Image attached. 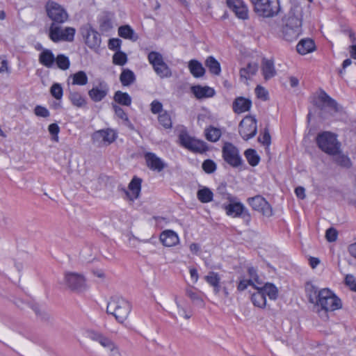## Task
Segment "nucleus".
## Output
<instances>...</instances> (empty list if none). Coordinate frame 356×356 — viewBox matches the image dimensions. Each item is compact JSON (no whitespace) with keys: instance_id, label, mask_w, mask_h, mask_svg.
<instances>
[{"instance_id":"obj_9","label":"nucleus","mask_w":356,"mask_h":356,"mask_svg":"<svg viewBox=\"0 0 356 356\" xmlns=\"http://www.w3.org/2000/svg\"><path fill=\"white\" fill-rule=\"evenodd\" d=\"M64 283L69 289L75 292H81L87 288L84 275L78 273L66 272L64 275Z\"/></svg>"},{"instance_id":"obj_55","label":"nucleus","mask_w":356,"mask_h":356,"mask_svg":"<svg viewBox=\"0 0 356 356\" xmlns=\"http://www.w3.org/2000/svg\"><path fill=\"white\" fill-rule=\"evenodd\" d=\"M113 27V22L108 18L103 19L99 25L100 30L103 32H108Z\"/></svg>"},{"instance_id":"obj_7","label":"nucleus","mask_w":356,"mask_h":356,"mask_svg":"<svg viewBox=\"0 0 356 356\" xmlns=\"http://www.w3.org/2000/svg\"><path fill=\"white\" fill-rule=\"evenodd\" d=\"M223 159L232 167L237 168L244 164L238 149L231 143H225L222 149Z\"/></svg>"},{"instance_id":"obj_20","label":"nucleus","mask_w":356,"mask_h":356,"mask_svg":"<svg viewBox=\"0 0 356 356\" xmlns=\"http://www.w3.org/2000/svg\"><path fill=\"white\" fill-rule=\"evenodd\" d=\"M191 90L195 97L199 99L212 97L215 95L214 89L209 86H193L191 88Z\"/></svg>"},{"instance_id":"obj_26","label":"nucleus","mask_w":356,"mask_h":356,"mask_svg":"<svg viewBox=\"0 0 356 356\" xmlns=\"http://www.w3.org/2000/svg\"><path fill=\"white\" fill-rule=\"evenodd\" d=\"M296 49L299 54L305 55L315 49V44L311 39H302L297 44Z\"/></svg>"},{"instance_id":"obj_5","label":"nucleus","mask_w":356,"mask_h":356,"mask_svg":"<svg viewBox=\"0 0 356 356\" xmlns=\"http://www.w3.org/2000/svg\"><path fill=\"white\" fill-rule=\"evenodd\" d=\"M229 204L222 205L226 214L233 218H241L245 225H249L251 216L246 207L241 202H234L232 197H229Z\"/></svg>"},{"instance_id":"obj_49","label":"nucleus","mask_w":356,"mask_h":356,"mask_svg":"<svg viewBox=\"0 0 356 356\" xmlns=\"http://www.w3.org/2000/svg\"><path fill=\"white\" fill-rule=\"evenodd\" d=\"M207 282L212 286H217L220 284V277L217 273L211 271L204 277Z\"/></svg>"},{"instance_id":"obj_56","label":"nucleus","mask_w":356,"mask_h":356,"mask_svg":"<svg viewBox=\"0 0 356 356\" xmlns=\"http://www.w3.org/2000/svg\"><path fill=\"white\" fill-rule=\"evenodd\" d=\"M338 232L333 228L330 227L326 230L325 238L329 242H334L337 239Z\"/></svg>"},{"instance_id":"obj_40","label":"nucleus","mask_w":356,"mask_h":356,"mask_svg":"<svg viewBox=\"0 0 356 356\" xmlns=\"http://www.w3.org/2000/svg\"><path fill=\"white\" fill-rule=\"evenodd\" d=\"M197 199L202 203H208L212 201L213 193L207 187L198 190L197 193Z\"/></svg>"},{"instance_id":"obj_43","label":"nucleus","mask_w":356,"mask_h":356,"mask_svg":"<svg viewBox=\"0 0 356 356\" xmlns=\"http://www.w3.org/2000/svg\"><path fill=\"white\" fill-rule=\"evenodd\" d=\"M244 155L248 162L252 166H256L259 164L260 157L254 149H248L245 151Z\"/></svg>"},{"instance_id":"obj_3","label":"nucleus","mask_w":356,"mask_h":356,"mask_svg":"<svg viewBox=\"0 0 356 356\" xmlns=\"http://www.w3.org/2000/svg\"><path fill=\"white\" fill-rule=\"evenodd\" d=\"M316 141L318 148L329 155H335L339 152L341 144L337 138V135L330 131L319 133Z\"/></svg>"},{"instance_id":"obj_31","label":"nucleus","mask_w":356,"mask_h":356,"mask_svg":"<svg viewBox=\"0 0 356 356\" xmlns=\"http://www.w3.org/2000/svg\"><path fill=\"white\" fill-rule=\"evenodd\" d=\"M221 130L213 126H209L204 130V136L206 139L212 143L217 142L221 137Z\"/></svg>"},{"instance_id":"obj_57","label":"nucleus","mask_w":356,"mask_h":356,"mask_svg":"<svg viewBox=\"0 0 356 356\" xmlns=\"http://www.w3.org/2000/svg\"><path fill=\"white\" fill-rule=\"evenodd\" d=\"M113 108L115 111V115L120 119L128 121L129 118L125 111L119 106L116 104L113 105Z\"/></svg>"},{"instance_id":"obj_23","label":"nucleus","mask_w":356,"mask_h":356,"mask_svg":"<svg viewBox=\"0 0 356 356\" xmlns=\"http://www.w3.org/2000/svg\"><path fill=\"white\" fill-rule=\"evenodd\" d=\"M56 58L50 49H44L39 55V62L47 68H51L55 63Z\"/></svg>"},{"instance_id":"obj_28","label":"nucleus","mask_w":356,"mask_h":356,"mask_svg":"<svg viewBox=\"0 0 356 356\" xmlns=\"http://www.w3.org/2000/svg\"><path fill=\"white\" fill-rule=\"evenodd\" d=\"M261 70L266 80L271 79L276 74L273 62L265 58L262 60Z\"/></svg>"},{"instance_id":"obj_61","label":"nucleus","mask_w":356,"mask_h":356,"mask_svg":"<svg viewBox=\"0 0 356 356\" xmlns=\"http://www.w3.org/2000/svg\"><path fill=\"white\" fill-rule=\"evenodd\" d=\"M345 283L352 291H356V279L353 275L346 276Z\"/></svg>"},{"instance_id":"obj_19","label":"nucleus","mask_w":356,"mask_h":356,"mask_svg":"<svg viewBox=\"0 0 356 356\" xmlns=\"http://www.w3.org/2000/svg\"><path fill=\"white\" fill-rule=\"evenodd\" d=\"M160 241L163 245L166 247H172L179 243V238L175 232L167 229L161 232L160 235Z\"/></svg>"},{"instance_id":"obj_62","label":"nucleus","mask_w":356,"mask_h":356,"mask_svg":"<svg viewBox=\"0 0 356 356\" xmlns=\"http://www.w3.org/2000/svg\"><path fill=\"white\" fill-rule=\"evenodd\" d=\"M122 44L121 40L118 38H112L108 40V47L111 50H118Z\"/></svg>"},{"instance_id":"obj_32","label":"nucleus","mask_w":356,"mask_h":356,"mask_svg":"<svg viewBox=\"0 0 356 356\" xmlns=\"http://www.w3.org/2000/svg\"><path fill=\"white\" fill-rule=\"evenodd\" d=\"M190 72L195 77H201L204 74L205 70L202 65L196 60H191L188 63Z\"/></svg>"},{"instance_id":"obj_27","label":"nucleus","mask_w":356,"mask_h":356,"mask_svg":"<svg viewBox=\"0 0 356 356\" xmlns=\"http://www.w3.org/2000/svg\"><path fill=\"white\" fill-rule=\"evenodd\" d=\"M254 289L257 291L251 296L252 302L255 307L264 309L266 305V298L258 286H255Z\"/></svg>"},{"instance_id":"obj_21","label":"nucleus","mask_w":356,"mask_h":356,"mask_svg":"<svg viewBox=\"0 0 356 356\" xmlns=\"http://www.w3.org/2000/svg\"><path fill=\"white\" fill-rule=\"evenodd\" d=\"M108 88L104 85H100V88L94 87L88 91L90 98L95 102L102 101L108 94Z\"/></svg>"},{"instance_id":"obj_44","label":"nucleus","mask_w":356,"mask_h":356,"mask_svg":"<svg viewBox=\"0 0 356 356\" xmlns=\"http://www.w3.org/2000/svg\"><path fill=\"white\" fill-rule=\"evenodd\" d=\"M147 58L148 61L152 65L153 68L164 62L162 55L157 51H153L149 53Z\"/></svg>"},{"instance_id":"obj_46","label":"nucleus","mask_w":356,"mask_h":356,"mask_svg":"<svg viewBox=\"0 0 356 356\" xmlns=\"http://www.w3.org/2000/svg\"><path fill=\"white\" fill-rule=\"evenodd\" d=\"M158 120L159 124L165 129H170L172 127L171 117L167 111L160 113L158 116Z\"/></svg>"},{"instance_id":"obj_60","label":"nucleus","mask_w":356,"mask_h":356,"mask_svg":"<svg viewBox=\"0 0 356 356\" xmlns=\"http://www.w3.org/2000/svg\"><path fill=\"white\" fill-rule=\"evenodd\" d=\"M151 112L154 114L160 113L163 111V104L158 100H154L151 104Z\"/></svg>"},{"instance_id":"obj_17","label":"nucleus","mask_w":356,"mask_h":356,"mask_svg":"<svg viewBox=\"0 0 356 356\" xmlns=\"http://www.w3.org/2000/svg\"><path fill=\"white\" fill-rule=\"evenodd\" d=\"M144 158L147 166L153 171L160 172L166 167L165 162L154 153L149 152H145L144 154Z\"/></svg>"},{"instance_id":"obj_47","label":"nucleus","mask_w":356,"mask_h":356,"mask_svg":"<svg viewBox=\"0 0 356 356\" xmlns=\"http://www.w3.org/2000/svg\"><path fill=\"white\" fill-rule=\"evenodd\" d=\"M55 63L58 67L63 70H67L70 64L68 57L63 54L58 55L56 58Z\"/></svg>"},{"instance_id":"obj_35","label":"nucleus","mask_w":356,"mask_h":356,"mask_svg":"<svg viewBox=\"0 0 356 356\" xmlns=\"http://www.w3.org/2000/svg\"><path fill=\"white\" fill-rule=\"evenodd\" d=\"M187 149L193 152L202 154L208 150V146L204 141L193 138Z\"/></svg>"},{"instance_id":"obj_4","label":"nucleus","mask_w":356,"mask_h":356,"mask_svg":"<svg viewBox=\"0 0 356 356\" xmlns=\"http://www.w3.org/2000/svg\"><path fill=\"white\" fill-rule=\"evenodd\" d=\"M254 5L255 13L263 17H273L280 10L279 0H250Z\"/></svg>"},{"instance_id":"obj_64","label":"nucleus","mask_w":356,"mask_h":356,"mask_svg":"<svg viewBox=\"0 0 356 356\" xmlns=\"http://www.w3.org/2000/svg\"><path fill=\"white\" fill-rule=\"evenodd\" d=\"M255 92L259 98H262L264 99H267L268 92L266 89L260 86H257L255 89Z\"/></svg>"},{"instance_id":"obj_45","label":"nucleus","mask_w":356,"mask_h":356,"mask_svg":"<svg viewBox=\"0 0 356 356\" xmlns=\"http://www.w3.org/2000/svg\"><path fill=\"white\" fill-rule=\"evenodd\" d=\"M332 156H334V161L338 165L346 168H349L351 165L350 159L347 156L341 154L340 150L339 153Z\"/></svg>"},{"instance_id":"obj_25","label":"nucleus","mask_w":356,"mask_h":356,"mask_svg":"<svg viewBox=\"0 0 356 356\" xmlns=\"http://www.w3.org/2000/svg\"><path fill=\"white\" fill-rule=\"evenodd\" d=\"M118 35L124 39L136 42L138 39V35L129 25H123L118 28Z\"/></svg>"},{"instance_id":"obj_2","label":"nucleus","mask_w":356,"mask_h":356,"mask_svg":"<svg viewBox=\"0 0 356 356\" xmlns=\"http://www.w3.org/2000/svg\"><path fill=\"white\" fill-rule=\"evenodd\" d=\"M131 309L132 305L129 300L121 296H113L107 302L106 313L114 316L118 323H123Z\"/></svg>"},{"instance_id":"obj_29","label":"nucleus","mask_w":356,"mask_h":356,"mask_svg":"<svg viewBox=\"0 0 356 356\" xmlns=\"http://www.w3.org/2000/svg\"><path fill=\"white\" fill-rule=\"evenodd\" d=\"M318 106H327L334 111H337V103L331 98L326 92H322L318 96Z\"/></svg>"},{"instance_id":"obj_12","label":"nucleus","mask_w":356,"mask_h":356,"mask_svg":"<svg viewBox=\"0 0 356 356\" xmlns=\"http://www.w3.org/2000/svg\"><path fill=\"white\" fill-rule=\"evenodd\" d=\"M238 132L245 140L254 137L257 132V120L252 116L245 117L239 124Z\"/></svg>"},{"instance_id":"obj_48","label":"nucleus","mask_w":356,"mask_h":356,"mask_svg":"<svg viewBox=\"0 0 356 356\" xmlns=\"http://www.w3.org/2000/svg\"><path fill=\"white\" fill-rule=\"evenodd\" d=\"M127 61V56L125 53L118 51L113 56V63L115 65H124Z\"/></svg>"},{"instance_id":"obj_38","label":"nucleus","mask_w":356,"mask_h":356,"mask_svg":"<svg viewBox=\"0 0 356 356\" xmlns=\"http://www.w3.org/2000/svg\"><path fill=\"white\" fill-rule=\"evenodd\" d=\"M114 101L118 104L129 106L131 104V97L127 92L118 90L115 92L113 97Z\"/></svg>"},{"instance_id":"obj_14","label":"nucleus","mask_w":356,"mask_h":356,"mask_svg":"<svg viewBox=\"0 0 356 356\" xmlns=\"http://www.w3.org/2000/svg\"><path fill=\"white\" fill-rule=\"evenodd\" d=\"M248 202L254 210L261 212L264 216L270 217L273 215L271 206L262 196L249 197Z\"/></svg>"},{"instance_id":"obj_42","label":"nucleus","mask_w":356,"mask_h":356,"mask_svg":"<svg viewBox=\"0 0 356 356\" xmlns=\"http://www.w3.org/2000/svg\"><path fill=\"white\" fill-rule=\"evenodd\" d=\"M153 69L156 74L162 79L168 78L172 76L171 70L165 62H163Z\"/></svg>"},{"instance_id":"obj_51","label":"nucleus","mask_w":356,"mask_h":356,"mask_svg":"<svg viewBox=\"0 0 356 356\" xmlns=\"http://www.w3.org/2000/svg\"><path fill=\"white\" fill-rule=\"evenodd\" d=\"M194 138L190 136L186 131H181L179 136L180 144L185 148H188Z\"/></svg>"},{"instance_id":"obj_63","label":"nucleus","mask_w":356,"mask_h":356,"mask_svg":"<svg viewBox=\"0 0 356 356\" xmlns=\"http://www.w3.org/2000/svg\"><path fill=\"white\" fill-rule=\"evenodd\" d=\"M259 141L264 145L268 146L270 144V136L267 130L265 131L262 137L258 138Z\"/></svg>"},{"instance_id":"obj_36","label":"nucleus","mask_w":356,"mask_h":356,"mask_svg":"<svg viewBox=\"0 0 356 356\" xmlns=\"http://www.w3.org/2000/svg\"><path fill=\"white\" fill-rule=\"evenodd\" d=\"M259 288L263 293H264L265 297L268 296L270 300H273L277 298L278 290L274 284L271 283H266L263 286Z\"/></svg>"},{"instance_id":"obj_59","label":"nucleus","mask_w":356,"mask_h":356,"mask_svg":"<svg viewBox=\"0 0 356 356\" xmlns=\"http://www.w3.org/2000/svg\"><path fill=\"white\" fill-rule=\"evenodd\" d=\"M248 286H252L255 288V284L251 280H242L238 284L237 290L239 291H243L245 290Z\"/></svg>"},{"instance_id":"obj_39","label":"nucleus","mask_w":356,"mask_h":356,"mask_svg":"<svg viewBox=\"0 0 356 356\" xmlns=\"http://www.w3.org/2000/svg\"><path fill=\"white\" fill-rule=\"evenodd\" d=\"M205 65L211 74L215 75H219L220 74V65L214 57L209 56L205 61Z\"/></svg>"},{"instance_id":"obj_37","label":"nucleus","mask_w":356,"mask_h":356,"mask_svg":"<svg viewBox=\"0 0 356 356\" xmlns=\"http://www.w3.org/2000/svg\"><path fill=\"white\" fill-rule=\"evenodd\" d=\"M69 99L72 104L78 108L84 107L87 104L86 97L79 92H70Z\"/></svg>"},{"instance_id":"obj_52","label":"nucleus","mask_w":356,"mask_h":356,"mask_svg":"<svg viewBox=\"0 0 356 356\" xmlns=\"http://www.w3.org/2000/svg\"><path fill=\"white\" fill-rule=\"evenodd\" d=\"M203 170L208 174L213 173L216 170V164L211 159H207L202 163Z\"/></svg>"},{"instance_id":"obj_33","label":"nucleus","mask_w":356,"mask_h":356,"mask_svg":"<svg viewBox=\"0 0 356 356\" xmlns=\"http://www.w3.org/2000/svg\"><path fill=\"white\" fill-rule=\"evenodd\" d=\"M120 81L122 86H129L136 81L134 73L129 69H124L120 75Z\"/></svg>"},{"instance_id":"obj_41","label":"nucleus","mask_w":356,"mask_h":356,"mask_svg":"<svg viewBox=\"0 0 356 356\" xmlns=\"http://www.w3.org/2000/svg\"><path fill=\"white\" fill-rule=\"evenodd\" d=\"M72 79V83L77 86H85L88 83V79L87 74L83 71H79L71 75Z\"/></svg>"},{"instance_id":"obj_30","label":"nucleus","mask_w":356,"mask_h":356,"mask_svg":"<svg viewBox=\"0 0 356 356\" xmlns=\"http://www.w3.org/2000/svg\"><path fill=\"white\" fill-rule=\"evenodd\" d=\"M186 295L191 300V301L199 305H204V301L202 298L201 297V292L197 291L195 288L189 286L186 287Z\"/></svg>"},{"instance_id":"obj_13","label":"nucleus","mask_w":356,"mask_h":356,"mask_svg":"<svg viewBox=\"0 0 356 356\" xmlns=\"http://www.w3.org/2000/svg\"><path fill=\"white\" fill-rule=\"evenodd\" d=\"M116 138V133L113 129H101L93 133L92 141L97 145H108L114 142Z\"/></svg>"},{"instance_id":"obj_15","label":"nucleus","mask_w":356,"mask_h":356,"mask_svg":"<svg viewBox=\"0 0 356 356\" xmlns=\"http://www.w3.org/2000/svg\"><path fill=\"white\" fill-rule=\"evenodd\" d=\"M302 11L298 8H294L283 17L282 25L293 26L296 29H301L302 26Z\"/></svg>"},{"instance_id":"obj_24","label":"nucleus","mask_w":356,"mask_h":356,"mask_svg":"<svg viewBox=\"0 0 356 356\" xmlns=\"http://www.w3.org/2000/svg\"><path fill=\"white\" fill-rule=\"evenodd\" d=\"M301 33V29H296L286 25H282V34L283 38L286 41H293L298 38Z\"/></svg>"},{"instance_id":"obj_22","label":"nucleus","mask_w":356,"mask_h":356,"mask_svg":"<svg viewBox=\"0 0 356 356\" xmlns=\"http://www.w3.org/2000/svg\"><path fill=\"white\" fill-rule=\"evenodd\" d=\"M252 102L242 97H237L233 102V110L236 113H241L250 110Z\"/></svg>"},{"instance_id":"obj_54","label":"nucleus","mask_w":356,"mask_h":356,"mask_svg":"<svg viewBox=\"0 0 356 356\" xmlns=\"http://www.w3.org/2000/svg\"><path fill=\"white\" fill-rule=\"evenodd\" d=\"M48 130H49V132L50 133V134H51L53 136L52 139L54 141L58 142V133L60 131V128H59L58 125L56 123H52L49 125Z\"/></svg>"},{"instance_id":"obj_53","label":"nucleus","mask_w":356,"mask_h":356,"mask_svg":"<svg viewBox=\"0 0 356 356\" xmlns=\"http://www.w3.org/2000/svg\"><path fill=\"white\" fill-rule=\"evenodd\" d=\"M51 95L56 99H60L63 97V88L59 83H54L51 87Z\"/></svg>"},{"instance_id":"obj_8","label":"nucleus","mask_w":356,"mask_h":356,"mask_svg":"<svg viewBox=\"0 0 356 356\" xmlns=\"http://www.w3.org/2000/svg\"><path fill=\"white\" fill-rule=\"evenodd\" d=\"M47 16L56 24H63L67 21L69 15L66 10L54 1H48L46 4Z\"/></svg>"},{"instance_id":"obj_18","label":"nucleus","mask_w":356,"mask_h":356,"mask_svg":"<svg viewBox=\"0 0 356 356\" xmlns=\"http://www.w3.org/2000/svg\"><path fill=\"white\" fill-rule=\"evenodd\" d=\"M142 179L137 177H134L128 186V190H124L127 197L134 201L139 197L141 190Z\"/></svg>"},{"instance_id":"obj_50","label":"nucleus","mask_w":356,"mask_h":356,"mask_svg":"<svg viewBox=\"0 0 356 356\" xmlns=\"http://www.w3.org/2000/svg\"><path fill=\"white\" fill-rule=\"evenodd\" d=\"M175 303L178 309V315L179 316L184 317L186 319H189L191 315L187 314L186 308L184 307V301L179 300L177 298H175Z\"/></svg>"},{"instance_id":"obj_6","label":"nucleus","mask_w":356,"mask_h":356,"mask_svg":"<svg viewBox=\"0 0 356 356\" xmlns=\"http://www.w3.org/2000/svg\"><path fill=\"white\" fill-rule=\"evenodd\" d=\"M76 30L72 27H65L52 23L49 27V37L54 42L60 41L72 42Z\"/></svg>"},{"instance_id":"obj_11","label":"nucleus","mask_w":356,"mask_h":356,"mask_svg":"<svg viewBox=\"0 0 356 356\" xmlns=\"http://www.w3.org/2000/svg\"><path fill=\"white\" fill-rule=\"evenodd\" d=\"M89 337L92 341L98 342L102 347L108 350L110 356H120L118 347L109 337L96 331L90 332Z\"/></svg>"},{"instance_id":"obj_10","label":"nucleus","mask_w":356,"mask_h":356,"mask_svg":"<svg viewBox=\"0 0 356 356\" xmlns=\"http://www.w3.org/2000/svg\"><path fill=\"white\" fill-rule=\"evenodd\" d=\"M81 33L86 44L90 49L97 51L102 43L99 33L88 24L81 27Z\"/></svg>"},{"instance_id":"obj_16","label":"nucleus","mask_w":356,"mask_h":356,"mask_svg":"<svg viewBox=\"0 0 356 356\" xmlns=\"http://www.w3.org/2000/svg\"><path fill=\"white\" fill-rule=\"evenodd\" d=\"M227 5L238 18L241 19L248 18V8L243 0H229Z\"/></svg>"},{"instance_id":"obj_34","label":"nucleus","mask_w":356,"mask_h":356,"mask_svg":"<svg viewBox=\"0 0 356 356\" xmlns=\"http://www.w3.org/2000/svg\"><path fill=\"white\" fill-rule=\"evenodd\" d=\"M258 70V65L254 63H250L245 67L241 68L240 70V76L241 79L246 81L254 76Z\"/></svg>"},{"instance_id":"obj_1","label":"nucleus","mask_w":356,"mask_h":356,"mask_svg":"<svg viewBox=\"0 0 356 356\" xmlns=\"http://www.w3.org/2000/svg\"><path fill=\"white\" fill-rule=\"evenodd\" d=\"M305 290L308 301L313 305V309L316 312H332L342 307L341 299L328 288L319 289L312 282H307Z\"/></svg>"},{"instance_id":"obj_58","label":"nucleus","mask_w":356,"mask_h":356,"mask_svg":"<svg viewBox=\"0 0 356 356\" xmlns=\"http://www.w3.org/2000/svg\"><path fill=\"white\" fill-rule=\"evenodd\" d=\"M34 113L37 116L42 118H47L50 115L48 109L42 106H36L34 109Z\"/></svg>"}]
</instances>
